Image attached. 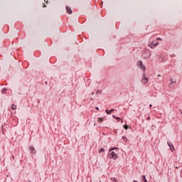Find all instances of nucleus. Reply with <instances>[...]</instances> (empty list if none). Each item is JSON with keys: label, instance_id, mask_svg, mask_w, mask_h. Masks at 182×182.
Segmentation results:
<instances>
[{"label": "nucleus", "instance_id": "nucleus-1", "mask_svg": "<svg viewBox=\"0 0 182 182\" xmlns=\"http://www.w3.org/2000/svg\"><path fill=\"white\" fill-rule=\"evenodd\" d=\"M107 157L112 160H117V159H119V148H111L107 154Z\"/></svg>", "mask_w": 182, "mask_h": 182}, {"label": "nucleus", "instance_id": "nucleus-2", "mask_svg": "<svg viewBox=\"0 0 182 182\" xmlns=\"http://www.w3.org/2000/svg\"><path fill=\"white\" fill-rule=\"evenodd\" d=\"M141 83L147 85L149 83V77H146V73H144L142 79L141 80Z\"/></svg>", "mask_w": 182, "mask_h": 182}, {"label": "nucleus", "instance_id": "nucleus-3", "mask_svg": "<svg viewBox=\"0 0 182 182\" xmlns=\"http://www.w3.org/2000/svg\"><path fill=\"white\" fill-rule=\"evenodd\" d=\"M137 65L139 66V68H141L142 69V70H146V66H144V65H143V62L138 61Z\"/></svg>", "mask_w": 182, "mask_h": 182}, {"label": "nucleus", "instance_id": "nucleus-4", "mask_svg": "<svg viewBox=\"0 0 182 182\" xmlns=\"http://www.w3.org/2000/svg\"><path fill=\"white\" fill-rule=\"evenodd\" d=\"M167 144H168L170 150L173 151V150H174V146L173 145V143H171L170 141H168Z\"/></svg>", "mask_w": 182, "mask_h": 182}, {"label": "nucleus", "instance_id": "nucleus-5", "mask_svg": "<svg viewBox=\"0 0 182 182\" xmlns=\"http://www.w3.org/2000/svg\"><path fill=\"white\" fill-rule=\"evenodd\" d=\"M29 150L31 154H36V150L35 149V147L30 146Z\"/></svg>", "mask_w": 182, "mask_h": 182}, {"label": "nucleus", "instance_id": "nucleus-6", "mask_svg": "<svg viewBox=\"0 0 182 182\" xmlns=\"http://www.w3.org/2000/svg\"><path fill=\"white\" fill-rule=\"evenodd\" d=\"M65 9L70 15L72 14V9L69 6H66Z\"/></svg>", "mask_w": 182, "mask_h": 182}, {"label": "nucleus", "instance_id": "nucleus-7", "mask_svg": "<svg viewBox=\"0 0 182 182\" xmlns=\"http://www.w3.org/2000/svg\"><path fill=\"white\" fill-rule=\"evenodd\" d=\"M107 114H111L112 112H114V109H112L109 111V109L105 110Z\"/></svg>", "mask_w": 182, "mask_h": 182}, {"label": "nucleus", "instance_id": "nucleus-8", "mask_svg": "<svg viewBox=\"0 0 182 182\" xmlns=\"http://www.w3.org/2000/svg\"><path fill=\"white\" fill-rule=\"evenodd\" d=\"M110 180L111 181L119 182V181H117V178H116L115 177L110 178Z\"/></svg>", "mask_w": 182, "mask_h": 182}, {"label": "nucleus", "instance_id": "nucleus-9", "mask_svg": "<svg viewBox=\"0 0 182 182\" xmlns=\"http://www.w3.org/2000/svg\"><path fill=\"white\" fill-rule=\"evenodd\" d=\"M157 45H159V43H155L154 45L151 46V49H154Z\"/></svg>", "mask_w": 182, "mask_h": 182}, {"label": "nucleus", "instance_id": "nucleus-10", "mask_svg": "<svg viewBox=\"0 0 182 182\" xmlns=\"http://www.w3.org/2000/svg\"><path fill=\"white\" fill-rule=\"evenodd\" d=\"M142 180L144 182H147V179L146 178V176L143 175L142 176Z\"/></svg>", "mask_w": 182, "mask_h": 182}, {"label": "nucleus", "instance_id": "nucleus-11", "mask_svg": "<svg viewBox=\"0 0 182 182\" xmlns=\"http://www.w3.org/2000/svg\"><path fill=\"white\" fill-rule=\"evenodd\" d=\"M171 82L169 84V86H171L172 83H176V80L171 79Z\"/></svg>", "mask_w": 182, "mask_h": 182}, {"label": "nucleus", "instance_id": "nucleus-12", "mask_svg": "<svg viewBox=\"0 0 182 182\" xmlns=\"http://www.w3.org/2000/svg\"><path fill=\"white\" fill-rule=\"evenodd\" d=\"M114 117V119H116L117 120H118V122H120V120H122L119 117H117L114 115L112 116Z\"/></svg>", "mask_w": 182, "mask_h": 182}, {"label": "nucleus", "instance_id": "nucleus-13", "mask_svg": "<svg viewBox=\"0 0 182 182\" xmlns=\"http://www.w3.org/2000/svg\"><path fill=\"white\" fill-rule=\"evenodd\" d=\"M11 109H13V110H15V109H16V105H11Z\"/></svg>", "mask_w": 182, "mask_h": 182}, {"label": "nucleus", "instance_id": "nucleus-14", "mask_svg": "<svg viewBox=\"0 0 182 182\" xmlns=\"http://www.w3.org/2000/svg\"><path fill=\"white\" fill-rule=\"evenodd\" d=\"M123 127H124V129H125V130H127V129H129V125L124 124V125L123 126Z\"/></svg>", "mask_w": 182, "mask_h": 182}, {"label": "nucleus", "instance_id": "nucleus-15", "mask_svg": "<svg viewBox=\"0 0 182 182\" xmlns=\"http://www.w3.org/2000/svg\"><path fill=\"white\" fill-rule=\"evenodd\" d=\"M99 153H105V149L103 148H101L99 151Z\"/></svg>", "mask_w": 182, "mask_h": 182}, {"label": "nucleus", "instance_id": "nucleus-16", "mask_svg": "<svg viewBox=\"0 0 182 182\" xmlns=\"http://www.w3.org/2000/svg\"><path fill=\"white\" fill-rule=\"evenodd\" d=\"M98 122H103V118H98Z\"/></svg>", "mask_w": 182, "mask_h": 182}, {"label": "nucleus", "instance_id": "nucleus-17", "mask_svg": "<svg viewBox=\"0 0 182 182\" xmlns=\"http://www.w3.org/2000/svg\"><path fill=\"white\" fill-rule=\"evenodd\" d=\"M101 92H102V90H98L97 91V93H101Z\"/></svg>", "mask_w": 182, "mask_h": 182}, {"label": "nucleus", "instance_id": "nucleus-18", "mask_svg": "<svg viewBox=\"0 0 182 182\" xmlns=\"http://www.w3.org/2000/svg\"><path fill=\"white\" fill-rule=\"evenodd\" d=\"M174 57H176V55L172 54V55H171V58H174Z\"/></svg>", "mask_w": 182, "mask_h": 182}, {"label": "nucleus", "instance_id": "nucleus-19", "mask_svg": "<svg viewBox=\"0 0 182 182\" xmlns=\"http://www.w3.org/2000/svg\"><path fill=\"white\" fill-rule=\"evenodd\" d=\"M158 41H163V39L160 38H157Z\"/></svg>", "mask_w": 182, "mask_h": 182}, {"label": "nucleus", "instance_id": "nucleus-20", "mask_svg": "<svg viewBox=\"0 0 182 182\" xmlns=\"http://www.w3.org/2000/svg\"><path fill=\"white\" fill-rule=\"evenodd\" d=\"M157 77H161V75L160 74H159V75H157Z\"/></svg>", "mask_w": 182, "mask_h": 182}, {"label": "nucleus", "instance_id": "nucleus-21", "mask_svg": "<svg viewBox=\"0 0 182 182\" xmlns=\"http://www.w3.org/2000/svg\"><path fill=\"white\" fill-rule=\"evenodd\" d=\"M149 107H150V109H151V107H153V105H149Z\"/></svg>", "mask_w": 182, "mask_h": 182}, {"label": "nucleus", "instance_id": "nucleus-22", "mask_svg": "<svg viewBox=\"0 0 182 182\" xmlns=\"http://www.w3.org/2000/svg\"><path fill=\"white\" fill-rule=\"evenodd\" d=\"M147 120H150V117H147Z\"/></svg>", "mask_w": 182, "mask_h": 182}, {"label": "nucleus", "instance_id": "nucleus-23", "mask_svg": "<svg viewBox=\"0 0 182 182\" xmlns=\"http://www.w3.org/2000/svg\"><path fill=\"white\" fill-rule=\"evenodd\" d=\"M43 8H46V4L43 5Z\"/></svg>", "mask_w": 182, "mask_h": 182}, {"label": "nucleus", "instance_id": "nucleus-24", "mask_svg": "<svg viewBox=\"0 0 182 182\" xmlns=\"http://www.w3.org/2000/svg\"><path fill=\"white\" fill-rule=\"evenodd\" d=\"M162 61H163V62H166V60H164V59H162Z\"/></svg>", "mask_w": 182, "mask_h": 182}, {"label": "nucleus", "instance_id": "nucleus-25", "mask_svg": "<svg viewBox=\"0 0 182 182\" xmlns=\"http://www.w3.org/2000/svg\"><path fill=\"white\" fill-rule=\"evenodd\" d=\"M46 85H48V81H46Z\"/></svg>", "mask_w": 182, "mask_h": 182}, {"label": "nucleus", "instance_id": "nucleus-26", "mask_svg": "<svg viewBox=\"0 0 182 182\" xmlns=\"http://www.w3.org/2000/svg\"><path fill=\"white\" fill-rule=\"evenodd\" d=\"M45 2H46V4H48V1L45 0Z\"/></svg>", "mask_w": 182, "mask_h": 182}, {"label": "nucleus", "instance_id": "nucleus-27", "mask_svg": "<svg viewBox=\"0 0 182 182\" xmlns=\"http://www.w3.org/2000/svg\"><path fill=\"white\" fill-rule=\"evenodd\" d=\"M97 110H99V107H96Z\"/></svg>", "mask_w": 182, "mask_h": 182}, {"label": "nucleus", "instance_id": "nucleus-28", "mask_svg": "<svg viewBox=\"0 0 182 182\" xmlns=\"http://www.w3.org/2000/svg\"><path fill=\"white\" fill-rule=\"evenodd\" d=\"M133 182H137V181L134 180Z\"/></svg>", "mask_w": 182, "mask_h": 182}, {"label": "nucleus", "instance_id": "nucleus-29", "mask_svg": "<svg viewBox=\"0 0 182 182\" xmlns=\"http://www.w3.org/2000/svg\"><path fill=\"white\" fill-rule=\"evenodd\" d=\"M92 95H95V92H92Z\"/></svg>", "mask_w": 182, "mask_h": 182}, {"label": "nucleus", "instance_id": "nucleus-30", "mask_svg": "<svg viewBox=\"0 0 182 182\" xmlns=\"http://www.w3.org/2000/svg\"><path fill=\"white\" fill-rule=\"evenodd\" d=\"M147 58H150V55H148V57Z\"/></svg>", "mask_w": 182, "mask_h": 182}, {"label": "nucleus", "instance_id": "nucleus-31", "mask_svg": "<svg viewBox=\"0 0 182 182\" xmlns=\"http://www.w3.org/2000/svg\"><path fill=\"white\" fill-rule=\"evenodd\" d=\"M181 173H182V169L181 170Z\"/></svg>", "mask_w": 182, "mask_h": 182}, {"label": "nucleus", "instance_id": "nucleus-32", "mask_svg": "<svg viewBox=\"0 0 182 182\" xmlns=\"http://www.w3.org/2000/svg\"><path fill=\"white\" fill-rule=\"evenodd\" d=\"M122 123H123V120H122Z\"/></svg>", "mask_w": 182, "mask_h": 182}]
</instances>
